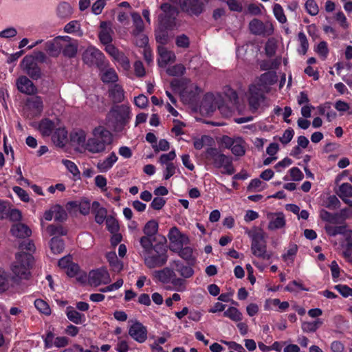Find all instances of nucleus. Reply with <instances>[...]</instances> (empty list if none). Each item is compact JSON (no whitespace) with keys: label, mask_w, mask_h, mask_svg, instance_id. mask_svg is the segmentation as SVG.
I'll return each instance as SVG.
<instances>
[{"label":"nucleus","mask_w":352,"mask_h":352,"mask_svg":"<svg viewBox=\"0 0 352 352\" xmlns=\"http://www.w3.org/2000/svg\"><path fill=\"white\" fill-rule=\"evenodd\" d=\"M151 237L144 236L140 240V245L143 248L145 263L151 268L163 265L168 258L166 239L162 237L159 242L153 245Z\"/></svg>","instance_id":"f257e3e1"},{"label":"nucleus","mask_w":352,"mask_h":352,"mask_svg":"<svg viewBox=\"0 0 352 352\" xmlns=\"http://www.w3.org/2000/svg\"><path fill=\"white\" fill-rule=\"evenodd\" d=\"M92 135L87 140L85 149L94 154L104 152L107 146L109 145L113 140L111 133L102 126L94 128Z\"/></svg>","instance_id":"f03ea898"},{"label":"nucleus","mask_w":352,"mask_h":352,"mask_svg":"<svg viewBox=\"0 0 352 352\" xmlns=\"http://www.w3.org/2000/svg\"><path fill=\"white\" fill-rule=\"evenodd\" d=\"M206 157L212 162L214 167L223 168V174L230 175L235 172L232 158L220 153L216 148H208L206 151Z\"/></svg>","instance_id":"7ed1b4c3"},{"label":"nucleus","mask_w":352,"mask_h":352,"mask_svg":"<svg viewBox=\"0 0 352 352\" xmlns=\"http://www.w3.org/2000/svg\"><path fill=\"white\" fill-rule=\"evenodd\" d=\"M33 256L30 253L19 252L16 254V261L12 266V271L19 279H26L30 274V267Z\"/></svg>","instance_id":"20e7f679"},{"label":"nucleus","mask_w":352,"mask_h":352,"mask_svg":"<svg viewBox=\"0 0 352 352\" xmlns=\"http://www.w3.org/2000/svg\"><path fill=\"white\" fill-rule=\"evenodd\" d=\"M248 235L251 239L252 253L256 257L270 259L272 254L267 252V245L263 233L262 232H250Z\"/></svg>","instance_id":"39448f33"},{"label":"nucleus","mask_w":352,"mask_h":352,"mask_svg":"<svg viewBox=\"0 0 352 352\" xmlns=\"http://www.w3.org/2000/svg\"><path fill=\"white\" fill-rule=\"evenodd\" d=\"M220 145L230 149L232 153L237 157L243 156L245 153V142L242 137L223 135L219 138Z\"/></svg>","instance_id":"423d86ee"},{"label":"nucleus","mask_w":352,"mask_h":352,"mask_svg":"<svg viewBox=\"0 0 352 352\" xmlns=\"http://www.w3.org/2000/svg\"><path fill=\"white\" fill-rule=\"evenodd\" d=\"M58 266L63 269L69 276H76L79 283L82 284L87 281V274L85 272L80 271L79 266L72 262L70 255L60 258L58 261Z\"/></svg>","instance_id":"0eeeda50"},{"label":"nucleus","mask_w":352,"mask_h":352,"mask_svg":"<svg viewBox=\"0 0 352 352\" xmlns=\"http://www.w3.org/2000/svg\"><path fill=\"white\" fill-rule=\"evenodd\" d=\"M324 230L330 236L340 235L343 239L341 246L350 248L352 245V231L349 230L345 225L335 226L328 223L324 226Z\"/></svg>","instance_id":"6e6552de"},{"label":"nucleus","mask_w":352,"mask_h":352,"mask_svg":"<svg viewBox=\"0 0 352 352\" xmlns=\"http://www.w3.org/2000/svg\"><path fill=\"white\" fill-rule=\"evenodd\" d=\"M222 96L220 94H207L205 95L200 106V112L203 115L209 116L212 113L220 102Z\"/></svg>","instance_id":"1a4fd4ad"},{"label":"nucleus","mask_w":352,"mask_h":352,"mask_svg":"<svg viewBox=\"0 0 352 352\" xmlns=\"http://www.w3.org/2000/svg\"><path fill=\"white\" fill-rule=\"evenodd\" d=\"M249 29L255 35L265 36L274 33V25L271 22L263 23L257 19H254L250 22Z\"/></svg>","instance_id":"9d476101"},{"label":"nucleus","mask_w":352,"mask_h":352,"mask_svg":"<svg viewBox=\"0 0 352 352\" xmlns=\"http://www.w3.org/2000/svg\"><path fill=\"white\" fill-rule=\"evenodd\" d=\"M87 280L90 285L98 286L100 285H107L110 283V276L107 270L104 268H100L92 270L87 274Z\"/></svg>","instance_id":"9b49d317"},{"label":"nucleus","mask_w":352,"mask_h":352,"mask_svg":"<svg viewBox=\"0 0 352 352\" xmlns=\"http://www.w3.org/2000/svg\"><path fill=\"white\" fill-rule=\"evenodd\" d=\"M21 69L32 79L37 80L41 77V69L34 62V58L33 56H25L21 63Z\"/></svg>","instance_id":"f8f14e48"},{"label":"nucleus","mask_w":352,"mask_h":352,"mask_svg":"<svg viewBox=\"0 0 352 352\" xmlns=\"http://www.w3.org/2000/svg\"><path fill=\"white\" fill-rule=\"evenodd\" d=\"M179 4L182 10L189 15L198 16L204 11L202 0H179Z\"/></svg>","instance_id":"ddd939ff"},{"label":"nucleus","mask_w":352,"mask_h":352,"mask_svg":"<svg viewBox=\"0 0 352 352\" xmlns=\"http://www.w3.org/2000/svg\"><path fill=\"white\" fill-rule=\"evenodd\" d=\"M68 36H59L45 43V50L51 56H58L63 51L65 42L68 41Z\"/></svg>","instance_id":"4468645a"},{"label":"nucleus","mask_w":352,"mask_h":352,"mask_svg":"<svg viewBox=\"0 0 352 352\" xmlns=\"http://www.w3.org/2000/svg\"><path fill=\"white\" fill-rule=\"evenodd\" d=\"M104 58L103 53L94 46L88 47L83 53L82 59L89 65H99Z\"/></svg>","instance_id":"2eb2a0df"},{"label":"nucleus","mask_w":352,"mask_h":352,"mask_svg":"<svg viewBox=\"0 0 352 352\" xmlns=\"http://www.w3.org/2000/svg\"><path fill=\"white\" fill-rule=\"evenodd\" d=\"M153 278L156 282L163 284L173 283L176 284L177 279L174 271L168 267H165L163 270L155 271L153 272Z\"/></svg>","instance_id":"dca6fc26"},{"label":"nucleus","mask_w":352,"mask_h":352,"mask_svg":"<svg viewBox=\"0 0 352 352\" xmlns=\"http://www.w3.org/2000/svg\"><path fill=\"white\" fill-rule=\"evenodd\" d=\"M267 219L268 220L267 228L270 230H277L285 228L286 220L285 214L281 212H267Z\"/></svg>","instance_id":"f3484780"},{"label":"nucleus","mask_w":352,"mask_h":352,"mask_svg":"<svg viewBox=\"0 0 352 352\" xmlns=\"http://www.w3.org/2000/svg\"><path fill=\"white\" fill-rule=\"evenodd\" d=\"M129 334L132 338L140 343L145 342L147 338L146 328L139 322H135L130 327Z\"/></svg>","instance_id":"a211bd4d"},{"label":"nucleus","mask_w":352,"mask_h":352,"mask_svg":"<svg viewBox=\"0 0 352 352\" xmlns=\"http://www.w3.org/2000/svg\"><path fill=\"white\" fill-rule=\"evenodd\" d=\"M157 51L159 54L158 64L160 67H165L167 64L175 60V53L168 50L164 45L158 46Z\"/></svg>","instance_id":"6ab92c4d"},{"label":"nucleus","mask_w":352,"mask_h":352,"mask_svg":"<svg viewBox=\"0 0 352 352\" xmlns=\"http://www.w3.org/2000/svg\"><path fill=\"white\" fill-rule=\"evenodd\" d=\"M17 89L21 93L31 95L36 91V88L33 82L26 76H20L16 80Z\"/></svg>","instance_id":"aec40b11"},{"label":"nucleus","mask_w":352,"mask_h":352,"mask_svg":"<svg viewBox=\"0 0 352 352\" xmlns=\"http://www.w3.org/2000/svg\"><path fill=\"white\" fill-rule=\"evenodd\" d=\"M113 34V31L110 23L103 21L100 23V30L98 36L103 45L109 44L112 42Z\"/></svg>","instance_id":"412c9836"},{"label":"nucleus","mask_w":352,"mask_h":352,"mask_svg":"<svg viewBox=\"0 0 352 352\" xmlns=\"http://www.w3.org/2000/svg\"><path fill=\"white\" fill-rule=\"evenodd\" d=\"M130 107L125 104L114 107L110 111V116L116 119L117 122H123L129 118Z\"/></svg>","instance_id":"4be33fe9"},{"label":"nucleus","mask_w":352,"mask_h":352,"mask_svg":"<svg viewBox=\"0 0 352 352\" xmlns=\"http://www.w3.org/2000/svg\"><path fill=\"white\" fill-rule=\"evenodd\" d=\"M262 99V94L257 86L252 85L249 88V104L253 110H256Z\"/></svg>","instance_id":"5701e85b"},{"label":"nucleus","mask_w":352,"mask_h":352,"mask_svg":"<svg viewBox=\"0 0 352 352\" xmlns=\"http://www.w3.org/2000/svg\"><path fill=\"white\" fill-rule=\"evenodd\" d=\"M118 157L114 152L111 153L106 158L100 160L96 167L100 173H107L118 161Z\"/></svg>","instance_id":"b1692460"},{"label":"nucleus","mask_w":352,"mask_h":352,"mask_svg":"<svg viewBox=\"0 0 352 352\" xmlns=\"http://www.w3.org/2000/svg\"><path fill=\"white\" fill-rule=\"evenodd\" d=\"M92 212L95 216V221L98 224H102L106 221L108 217L107 210L104 207L101 206L98 201H94L91 204Z\"/></svg>","instance_id":"393cba45"},{"label":"nucleus","mask_w":352,"mask_h":352,"mask_svg":"<svg viewBox=\"0 0 352 352\" xmlns=\"http://www.w3.org/2000/svg\"><path fill=\"white\" fill-rule=\"evenodd\" d=\"M52 135L53 142L59 147H63L67 142V131L64 127H57Z\"/></svg>","instance_id":"a878e982"},{"label":"nucleus","mask_w":352,"mask_h":352,"mask_svg":"<svg viewBox=\"0 0 352 352\" xmlns=\"http://www.w3.org/2000/svg\"><path fill=\"white\" fill-rule=\"evenodd\" d=\"M168 237L170 243L175 246L177 249L182 246L183 242L185 239L177 228L173 227L168 232Z\"/></svg>","instance_id":"bb28decb"},{"label":"nucleus","mask_w":352,"mask_h":352,"mask_svg":"<svg viewBox=\"0 0 352 352\" xmlns=\"http://www.w3.org/2000/svg\"><path fill=\"white\" fill-rule=\"evenodd\" d=\"M338 195L350 206L352 207V201L349 199L352 197V185L349 183H344L337 191Z\"/></svg>","instance_id":"cd10ccee"},{"label":"nucleus","mask_w":352,"mask_h":352,"mask_svg":"<svg viewBox=\"0 0 352 352\" xmlns=\"http://www.w3.org/2000/svg\"><path fill=\"white\" fill-rule=\"evenodd\" d=\"M10 231L12 234L17 238L28 237L32 233L26 225L21 223L13 225Z\"/></svg>","instance_id":"c85d7f7f"},{"label":"nucleus","mask_w":352,"mask_h":352,"mask_svg":"<svg viewBox=\"0 0 352 352\" xmlns=\"http://www.w3.org/2000/svg\"><path fill=\"white\" fill-rule=\"evenodd\" d=\"M66 316L71 322L76 324H82L86 320L85 315L76 311L72 306L66 308Z\"/></svg>","instance_id":"c756f323"},{"label":"nucleus","mask_w":352,"mask_h":352,"mask_svg":"<svg viewBox=\"0 0 352 352\" xmlns=\"http://www.w3.org/2000/svg\"><path fill=\"white\" fill-rule=\"evenodd\" d=\"M56 128L55 122L48 118L43 119L38 124V130L43 136H50Z\"/></svg>","instance_id":"7c9ffc66"},{"label":"nucleus","mask_w":352,"mask_h":352,"mask_svg":"<svg viewBox=\"0 0 352 352\" xmlns=\"http://www.w3.org/2000/svg\"><path fill=\"white\" fill-rule=\"evenodd\" d=\"M161 10L163 12V14L160 16L162 21H169L174 19L177 15V12L175 8L172 6L168 3H163L161 6Z\"/></svg>","instance_id":"2f4dec72"},{"label":"nucleus","mask_w":352,"mask_h":352,"mask_svg":"<svg viewBox=\"0 0 352 352\" xmlns=\"http://www.w3.org/2000/svg\"><path fill=\"white\" fill-rule=\"evenodd\" d=\"M27 106L33 111L34 115H39L43 111V100L39 96L33 97L28 100Z\"/></svg>","instance_id":"473e14b6"},{"label":"nucleus","mask_w":352,"mask_h":352,"mask_svg":"<svg viewBox=\"0 0 352 352\" xmlns=\"http://www.w3.org/2000/svg\"><path fill=\"white\" fill-rule=\"evenodd\" d=\"M297 252L298 246L296 244L289 245L286 252L282 255V258L287 265H291L294 263Z\"/></svg>","instance_id":"72a5a7b5"},{"label":"nucleus","mask_w":352,"mask_h":352,"mask_svg":"<svg viewBox=\"0 0 352 352\" xmlns=\"http://www.w3.org/2000/svg\"><path fill=\"white\" fill-rule=\"evenodd\" d=\"M214 140L209 135H204L193 139V145L197 150H201L204 146H212Z\"/></svg>","instance_id":"f704fd0d"},{"label":"nucleus","mask_w":352,"mask_h":352,"mask_svg":"<svg viewBox=\"0 0 352 352\" xmlns=\"http://www.w3.org/2000/svg\"><path fill=\"white\" fill-rule=\"evenodd\" d=\"M277 81V76L274 72H268L263 74L258 79L260 86L271 85Z\"/></svg>","instance_id":"c9c22d12"},{"label":"nucleus","mask_w":352,"mask_h":352,"mask_svg":"<svg viewBox=\"0 0 352 352\" xmlns=\"http://www.w3.org/2000/svg\"><path fill=\"white\" fill-rule=\"evenodd\" d=\"M201 92L200 88L195 84L186 86L182 92L183 98L186 97L189 100L195 98Z\"/></svg>","instance_id":"e433bc0d"},{"label":"nucleus","mask_w":352,"mask_h":352,"mask_svg":"<svg viewBox=\"0 0 352 352\" xmlns=\"http://www.w3.org/2000/svg\"><path fill=\"white\" fill-rule=\"evenodd\" d=\"M77 50V44L74 42H72V38L69 36L68 41L65 42L63 54L67 57H74L76 54Z\"/></svg>","instance_id":"4c0bfd02"},{"label":"nucleus","mask_w":352,"mask_h":352,"mask_svg":"<svg viewBox=\"0 0 352 352\" xmlns=\"http://www.w3.org/2000/svg\"><path fill=\"white\" fill-rule=\"evenodd\" d=\"M101 79L104 83L116 82L118 80V76L113 68H107L102 70Z\"/></svg>","instance_id":"58836bf2"},{"label":"nucleus","mask_w":352,"mask_h":352,"mask_svg":"<svg viewBox=\"0 0 352 352\" xmlns=\"http://www.w3.org/2000/svg\"><path fill=\"white\" fill-rule=\"evenodd\" d=\"M109 93L116 102H121L124 99V91L120 85H114L110 89Z\"/></svg>","instance_id":"ea45409f"},{"label":"nucleus","mask_w":352,"mask_h":352,"mask_svg":"<svg viewBox=\"0 0 352 352\" xmlns=\"http://www.w3.org/2000/svg\"><path fill=\"white\" fill-rule=\"evenodd\" d=\"M298 41L299 46L298 47V52L301 55H305L309 49V43L305 34L300 32L298 34Z\"/></svg>","instance_id":"a19ab883"},{"label":"nucleus","mask_w":352,"mask_h":352,"mask_svg":"<svg viewBox=\"0 0 352 352\" xmlns=\"http://www.w3.org/2000/svg\"><path fill=\"white\" fill-rule=\"evenodd\" d=\"M107 258L114 271L120 272L122 269V263L118 259L115 252H108Z\"/></svg>","instance_id":"79ce46f5"},{"label":"nucleus","mask_w":352,"mask_h":352,"mask_svg":"<svg viewBox=\"0 0 352 352\" xmlns=\"http://www.w3.org/2000/svg\"><path fill=\"white\" fill-rule=\"evenodd\" d=\"M158 227V223L155 220H151L144 226L143 232L146 236L153 237L157 234Z\"/></svg>","instance_id":"37998d69"},{"label":"nucleus","mask_w":352,"mask_h":352,"mask_svg":"<svg viewBox=\"0 0 352 352\" xmlns=\"http://www.w3.org/2000/svg\"><path fill=\"white\" fill-rule=\"evenodd\" d=\"M266 187L267 184L265 183L258 178H255L250 181L248 186V190L250 192H261L265 189Z\"/></svg>","instance_id":"c03bdc74"},{"label":"nucleus","mask_w":352,"mask_h":352,"mask_svg":"<svg viewBox=\"0 0 352 352\" xmlns=\"http://www.w3.org/2000/svg\"><path fill=\"white\" fill-rule=\"evenodd\" d=\"M131 17L135 27L133 34L142 33L144 30V23L141 16L138 12H132Z\"/></svg>","instance_id":"a18cd8bd"},{"label":"nucleus","mask_w":352,"mask_h":352,"mask_svg":"<svg viewBox=\"0 0 352 352\" xmlns=\"http://www.w3.org/2000/svg\"><path fill=\"white\" fill-rule=\"evenodd\" d=\"M272 11L275 18L279 23L283 24L287 22V19L285 14L284 10L280 4L275 3L273 6Z\"/></svg>","instance_id":"49530a36"},{"label":"nucleus","mask_w":352,"mask_h":352,"mask_svg":"<svg viewBox=\"0 0 352 352\" xmlns=\"http://www.w3.org/2000/svg\"><path fill=\"white\" fill-rule=\"evenodd\" d=\"M322 324V321L320 319L314 322H305L302 324V329L307 333L315 332Z\"/></svg>","instance_id":"de8ad7c7"},{"label":"nucleus","mask_w":352,"mask_h":352,"mask_svg":"<svg viewBox=\"0 0 352 352\" xmlns=\"http://www.w3.org/2000/svg\"><path fill=\"white\" fill-rule=\"evenodd\" d=\"M86 132L82 129H78L73 133L72 135V140L73 142L77 143L80 146H84L86 144Z\"/></svg>","instance_id":"09e8293b"},{"label":"nucleus","mask_w":352,"mask_h":352,"mask_svg":"<svg viewBox=\"0 0 352 352\" xmlns=\"http://www.w3.org/2000/svg\"><path fill=\"white\" fill-rule=\"evenodd\" d=\"M45 232L50 236H63L67 234L66 230L61 226L50 225L45 228Z\"/></svg>","instance_id":"8fccbe9b"},{"label":"nucleus","mask_w":352,"mask_h":352,"mask_svg":"<svg viewBox=\"0 0 352 352\" xmlns=\"http://www.w3.org/2000/svg\"><path fill=\"white\" fill-rule=\"evenodd\" d=\"M113 60L116 61L124 71L127 72L131 68L130 61L122 52H121Z\"/></svg>","instance_id":"3c124183"},{"label":"nucleus","mask_w":352,"mask_h":352,"mask_svg":"<svg viewBox=\"0 0 352 352\" xmlns=\"http://www.w3.org/2000/svg\"><path fill=\"white\" fill-rule=\"evenodd\" d=\"M176 270L184 278H189L193 274V270L190 266L182 265L179 262H175Z\"/></svg>","instance_id":"603ef678"},{"label":"nucleus","mask_w":352,"mask_h":352,"mask_svg":"<svg viewBox=\"0 0 352 352\" xmlns=\"http://www.w3.org/2000/svg\"><path fill=\"white\" fill-rule=\"evenodd\" d=\"M50 247L54 254L60 253L64 249V243L62 239L53 237L50 241Z\"/></svg>","instance_id":"864d4df0"},{"label":"nucleus","mask_w":352,"mask_h":352,"mask_svg":"<svg viewBox=\"0 0 352 352\" xmlns=\"http://www.w3.org/2000/svg\"><path fill=\"white\" fill-rule=\"evenodd\" d=\"M34 305H35V307L41 313L45 314L46 316L50 315L51 309H50V306L48 305V304L45 301H44L41 299H36L34 301Z\"/></svg>","instance_id":"5fc2aeb1"},{"label":"nucleus","mask_w":352,"mask_h":352,"mask_svg":"<svg viewBox=\"0 0 352 352\" xmlns=\"http://www.w3.org/2000/svg\"><path fill=\"white\" fill-rule=\"evenodd\" d=\"M223 314L234 321H240L242 319L241 312L234 307L228 308Z\"/></svg>","instance_id":"6e6d98bb"},{"label":"nucleus","mask_w":352,"mask_h":352,"mask_svg":"<svg viewBox=\"0 0 352 352\" xmlns=\"http://www.w3.org/2000/svg\"><path fill=\"white\" fill-rule=\"evenodd\" d=\"M305 7L307 13L311 16H316L319 12V8L315 0H307Z\"/></svg>","instance_id":"4d7b16f0"},{"label":"nucleus","mask_w":352,"mask_h":352,"mask_svg":"<svg viewBox=\"0 0 352 352\" xmlns=\"http://www.w3.org/2000/svg\"><path fill=\"white\" fill-rule=\"evenodd\" d=\"M185 70L186 68L183 65L177 64L168 67L166 70V72L170 76H180L184 74Z\"/></svg>","instance_id":"13d9d810"},{"label":"nucleus","mask_w":352,"mask_h":352,"mask_svg":"<svg viewBox=\"0 0 352 352\" xmlns=\"http://www.w3.org/2000/svg\"><path fill=\"white\" fill-rule=\"evenodd\" d=\"M54 206V219L57 221H63L67 218V213L64 208L60 205Z\"/></svg>","instance_id":"bf43d9fd"},{"label":"nucleus","mask_w":352,"mask_h":352,"mask_svg":"<svg viewBox=\"0 0 352 352\" xmlns=\"http://www.w3.org/2000/svg\"><path fill=\"white\" fill-rule=\"evenodd\" d=\"M106 226L107 230L112 234L117 232L119 229V225L117 220L112 216H109L106 219Z\"/></svg>","instance_id":"052dcab7"},{"label":"nucleus","mask_w":352,"mask_h":352,"mask_svg":"<svg viewBox=\"0 0 352 352\" xmlns=\"http://www.w3.org/2000/svg\"><path fill=\"white\" fill-rule=\"evenodd\" d=\"M62 163L74 177H79L80 170L74 162L68 160H63Z\"/></svg>","instance_id":"680f3d73"},{"label":"nucleus","mask_w":352,"mask_h":352,"mask_svg":"<svg viewBox=\"0 0 352 352\" xmlns=\"http://www.w3.org/2000/svg\"><path fill=\"white\" fill-rule=\"evenodd\" d=\"M336 109L340 112L348 111L349 114L352 115V105L342 100H338L334 105Z\"/></svg>","instance_id":"e2e57ef3"},{"label":"nucleus","mask_w":352,"mask_h":352,"mask_svg":"<svg viewBox=\"0 0 352 352\" xmlns=\"http://www.w3.org/2000/svg\"><path fill=\"white\" fill-rule=\"evenodd\" d=\"M316 52L322 58H326L329 54L327 43L325 41H320L315 49Z\"/></svg>","instance_id":"0e129e2a"},{"label":"nucleus","mask_w":352,"mask_h":352,"mask_svg":"<svg viewBox=\"0 0 352 352\" xmlns=\"http://www.w3.org/2000/svg\"><path fill=\"white\" fill-rule=\"evenodd\" d=\"M80 30V25L77 21H72L67 23L64 28V31L69 34L77 33Z\"/></svg>","instance_id":"69168bd1"},{"label":"nucleus","mask_w":352,"mask_h":352,"mask_svg":"<svg viewBox=\"0 0 352 352\" xmlns=\"http://www.w3.org/2000/svg\"><path fill=\"white\" fill-rule=\"evenodd\" d=\"M175 157V151H171L168 153L162 154L159 159V162L162 165L171 164L173 163L172 161L174 160Z\"/></svg>","instance_id":"338daca9"},{"label":"nucleus","mask_w":352,"mask_h":352,"mask_svg":"<svg viewBox=\"0 0 352 352\" xmlns=\"http://www.w3.org/2000/svg\"><path fill=\"white\" fill-rule=\"evenodd\" d=\"M294 135V131L292 128L286 129L283 135L279 138V141L283 144H288L293 138Z\"/></svg>","instance_id":"774afa93"}]
</instances>
